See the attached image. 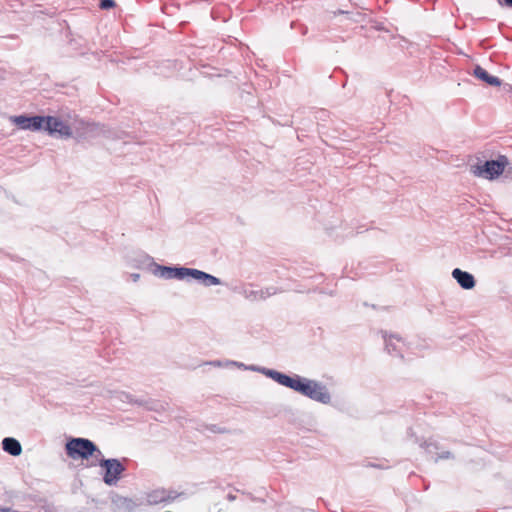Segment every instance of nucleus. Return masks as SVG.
<instances>
[{
  "label": "nucleus",
  "mask_w": 512,
  "mask_h": 512,
  "mask_svg": "<svg viewBox=\"0 0 512 512\" xmlns=\"http://www.w3.org/2000/svg\"><path fill=\"white\" fill-rule=\"evenodd\" d=\"M3 450L12 456H18L22 452L21 444L14 438H4L2 441Z\"/></svg>",
  "instance_id": "nucleus-15"
},
{
  "label": "nucleus",
  "mask_w": 512,
  "mask_h": 512,
  "mask_svg": "<svg viewBox=\"0 0 512 512\" xmlns=\"http://www.w3.org/2000/svg\"><path fill=\"white\" fill-rule=\"evenodd\" d=\"M496 1L499 3V5H503V3H504L505 5L512 7V0H503V1L496 0Z\"/></svg>",
  "instance_id": "nucleus-19"
},
{
  "label": "nucleus",
  "mask_w": 512,
  "mask_h": 512,
  "mask_svg": "<svg viewBox=\"0 0 512 512\" xmlns=\"http://www.w3.org/2000/svg\"><path fill=\"white\" fill-rule=\"evenodd\" d=\"M9 121L21 130L38 132L44 129L45 116L12 115Z\"/></svg>",
  "instance_id": "nucleus-5"
},
{
  "label": "nucleus",
  "mask_w": 512,
  "mask_h": 512,
  "mask_svg": "<svg viewBox=\"0 0 512 512\" xmlns=\"http://www.w3.org/2000/svg\"><path fill=\"white\" fill-rule=\"evenodd\" d=\"M67 455L73 460L88 459L93 457L95 461L102 457L101 450L89 439L72 438L65 446Z\"/></svg>",
  "instance_id": "nucleus-2"
},
{
  "label": "nucleus",
  "mask_w": 512,
  "mask_h": 512,
  "mask_svg": "<svg viewBox=\"0 0 512 512\" xmlns=\"http://www.w3.org/2000/svg\"><path fill=\"white\" fill-rule=\"evenodd\" d=\"M171 499H172V497L170 496V494L164 489L154 490L151 493H149L147 496V500H148L149 504H151V505H157L160 503H164Z\"/></svg>",
  "instance_id": "nucleus-12"
},
{
  "label": "nucleus",
  "mask_w": 512,
  "mask_h": 512,
  "mask_svg": "<svg viewBox=\"0 0 512 512\" xmlns=\"http://www.w3.org/2000/svg\"><path fill=\"white\" fill-rule=\"evenodd\" d=\"M508 165V158L501 155L496 160H490L486 161L484 164L472 166L471 172L476 177H481L487 180H494L504 172Z\"/></svg>",
  "instance_id": "nucleus-3"
},
{
  "label": "nucleus",
  "mask_w": 512,
  "mask_h": 512,
  "mask_svg": "<svg viewBox=\"0 0 512 512\" xmlns=\"http://www.w3.org/2000/svg\"><path fill=\"white\" fill-rule=\"evenodd\" d=\"M452 277L457 281L460 287L465 290L473 289L476 285L474 276L471 273L463 271L459 268H455L452 271Z\"/></svg>",
  "instance_id": "nucleus-10"
},
{
  "label": "nucleus",
  "mask_w": 512,
  "mask_h": 512,
  "mask_svg": "<svg viewBox=\"0 0 512 512\" xmlns=\"http://www.w3.org/2000/svg\"><path fill=\"white\" fill-rule=\"evenodd\" d=\"M225 366L228 367V366H236L238 368H241V369H248V366H246L245 364L243 363H240V362H237V361H226L225 362Z\"/></svg>",
  "instance_id": "nucleus-17"
},
{
  "label": "nucleus",
  "mask_w": 512,
  "mask_h": 512,
  "mask_svg": "<svg viewBox=\"0 0 512 512\" xmlns=\"http://www.w3.org/2000/svg\"><path fill=\"white\" fill-rule=\"evenodd\" d=\"M278 293L277 288L267 287L264 289L244 288L242 295L249 301H262Z\"/></svg>",
  "instance_id": "nucleus-8"
},
{
  "label": "nucleus",
  "mask_w": 512,
  "mask_h": 512,
  "mask_svg": "<svg viewBox=\"0 0 512 512\" xmlns=\"http://www.w3.org/2000/svg\"><path fill=\"white\" fill-rule=\"evenodd\" d=\"M247 370L259 372V373L265 375L266 377L271 378L272 380L277 382L279 385L281 383V380H282V377L284 374V373H281V372L273 370V369L255 366V365L248 366Z\"/></svg>",
  "instance_id": "nucleus-14"
},
{
  "label": "nucleus",
  "mask_w": 512,
  "mask_h": 512,
  "mask_svg": "<svg viewBox=\"0 0 512 512\" xmlns=\"http://www.w3.org/2000/svg\"><path fill=\"white\" fill-rule=\"evenodd\" d=\"M473 75L490 86L498 87L501 85V80L498 77L490 75L479 65L474 68Z\"/></svg>",
  "instance_id": "nucleus-11"
},
{
  "label": "nucleus",
  "mask_w": 512,
  "mask_h": 512,
  "mask_svg": "<svg viewBox=\"0 0 512 512\" xmlns=\"http://www.w3.org/2000/svg\"><path fill=\"white\" fill-rule=\"evenodd\" d=\"M77 123L84 129L83 132H77V136L80 138H87L98 129V126L94 123H85L83 121H78Z\"/></svg>",
  "instance_id": "nucleus-16"
},
{
  "label": "nucleus",
  "mask_w": 512,
  "mask_h": 512,
  "mask_svg": "<svg viewBox=\"0 0 512 512\" xmlns=\"http://www.w3.org/2000/svg\"><path fill=\"white\" fill-rule=\"evenodd\" d=\"M449 457H450V452H445V453L439 455L438 457H436L435 460L437 461L439 459H447Z\"/></svg>",
  "instance_id": "nucleus-20"
},
{
  "label": "nucleus",
  "mask_w": 512,
  "mask_h": 512,
  "mask_svg": "<svg viewBox=\"0 0 512 512\" xmlns=\"http://www.w3.org/2000/svg\"><path fill=\"white\" fill-rule=\"evenodd\" d=\"M188 278L194 279L206 287L221 284L220 279L211 274L198 269L184 267L183 280Z\"/></svg>",
  "instance_id": "nucleus-7"
},
{
  "label": "nucleus",
  "mask_w": 512,
  "mask_h": 512,
  "mask_svg": "<svg viewBox=\"0 0 512 512\" xmlns=\"http://www.w3.org/2000/svg\"><path fill=\"white\" fill-rule=\"evenodd\" d=\"M97 464L104 469L103 481L109 486L117 484L125 466L118 459H104L103 456L97 459ZM96 465V463L94 464Z\"/></svg>",
  "instance_id": "nucleus-4"
},
{
  "label": "nucleus",
  "mask_w": 512,
  "mask_h": 512,
  "mask_svg": "<svg viewBox=\"0 0 512 512\" xmlns=\"http://www.w3.org/2000/svg\"><path fill=\"white\" fill-rule=\"evenodd\" d=\"M280 385L290 388L299 394L310 398L322 404H329L331 402V395L325 385L322 383L294 374L289 376L283 374Z\"/></svg>",
  "instance_id": "nucleus-1"
},
{
  "label": "nucleus",
  "mask_w": 512,
  "mask_h": 512,
  "mask_svg": "<svg viewBox=\"0 0 512 512\" xmlns=\"http://www.w3.org/2000/svg\"><path fill=\"white\" fill-rule=\"evenodd\" d=\"M209 364L213 365V366H216V367L225 366V363L223 364L221 361H212Z\"/></svg>",
  "instance_id": "nucleus-21"
},
{
  "label": "nucleus",
  "mask_w": 512,
  "mask_h": 512,
  "mask_svg": "<svg viewBox=\"0 0 512 512\" xmlns=\"http://www.w3.org/2000/svg\"><path fill=\"white\" fill-rule=\"evenodd\" d=\"M385 341L386 350L390 353H399L401 351V347L403 345L402 340L396 335H383Z\"/></svg>",
  "instance_id": "nucleus-13"
},
{
  "label": "nucleus",
  "mask_w": 512,
  "mask_h": 512,
  "mask_svg": "<svg viewBox=\"0 0 512 512\" xmlns=\"http://www.w3.org/2000/svg\"><path fill=\"white\" fill-rule=\"evenodd\" d=\"M131 278L134 282H137L140 278V275L138 273L131 274Z\"/></svg>",
  "instance_id": "nucleus-22"
},
{
  "label": "nucleus",
  "mask_w": 512,
  "mask_h": 512,
  "mask_svg": "<svg viewBox=\"0 0 512 512\" xmlns=\"http://www.w3.org/2000/svg\"><path fill=\"white\" fill-rule=\"evenodd\" d=\"M43 130L47 131L50 135L61 138H70L73 136L71 127L61 119L53 116H45Z\"/></svg>",
  "instance_id": "nucleus-6"
},
{
  "label": "nucleus",
  "mask_w": 512,
  "mask_h": 512,
  "mask_svg": "<svg viewBox=\"0 0 512 512\" xmlns=\"http://www.w3.org/2000/svg\"><path fill=\"white\" fill-rule=\"evenodd\" d=\"M227 499H228L229 501H234V500L236 499V496H235L234 494H228V495H227Z\"/></svg>",
  "instance_id": "nucleus-23"
},
{
  "label": "nucleus",
  "mask_w": 512,
  "mask_h": 512,
  "mask_svg": "<svg viewBox=\"0 0 512 512\" xmlns=\"http://www.w3.org/2000/svg\"><path fill=\"white\" fill-rule=\"evenodd\" d=\"M153 274L164 279L183 280L184 267H168L154 264Z\"/></svg>",
  "instance_id": "nucleus-9"
},
{
  "label": "nucleus",
  "mask_w": 512,
  "mask_h": 512,
  "mask_svg": "<svg viewBox=\"0 0 512 512\" xmlns=\"http://www.w3.org/2000/svg\"><path fill=\"white\" fill-rule=\"evenodd\" d=\"M115 5L114 0H101L100 7L102 9H109L112 8Z\"/></svg>",
  "instance_id": "nucleus-18"
}]
</instances>
